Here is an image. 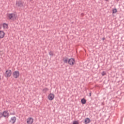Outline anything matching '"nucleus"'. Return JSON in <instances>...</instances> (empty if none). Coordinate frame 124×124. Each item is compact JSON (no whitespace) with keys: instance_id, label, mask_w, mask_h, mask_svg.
Instances as JSON below:
<instances>
[{"instance_id":"nucleus-4","label":"nucleus","mask_w":124,"mask_h":124,"mask_svg":"<svg viewBox=\"0 0 124 124\" xmlns=\"http://www.w3.org/2000/svg\"><path fill=\"white\" fill-rule=\"evenodd\" d=\"M12 74V72L11 71V70H7L6 71L5 73V76L7 78H8L11 76V75Z\"/></svg>"},{"instance_id":"nucleus-21","label":"nucleus","mask_w":124,"mask_h":124,"mask_svg":"<svg viewBox=\"0 0 124 124\" xmlns=\"http://www.w3.org/2000/svg\"><path fill=\"white\" fill-rule=\"evenodd\" d=\"M102 40H105V38H104V37L103 38H102Z\"/></svg>"},{"instance_id":"nucleus-14","label":"nucleus","mask_w":124,"mask_h":124,"mask_svg":"<svg viewBox=\"0 0 124 124\" xmlns=\"http://www.w3.org/2000/svg\"><path fill=\"white\" fill-rule=\"evenodd\" d=\"M117 9H113L112 10V13H113V14H115V13H117Z\"/></svg>"},{"instance_id":"nucleus-24","label":"nucleus","mask_w":124,"mask_h":124,"mask_svg":"<svg viewBox=\"0 0 124 124\" xmlns=\"http://www.w3.org/2000/svg\"><path fill=\"white\" fill-rule=\"evenodd\" d=\"M106 1H108L109 0H105Z\"/></svg>"},{"instance_id":"nucleus-7","label":"nucleus","mask_w":124,"mask_h":124,"mask_svg":"<svg viewBox=\"0 0 124 124\" xmlns=\"http://www.w3.org/2000/svg\"><path fill=\"white\" fill-rule=\"evenodd\" d=\"M55 98V95L53 93H50L48 95V99H49L50 101H52Z\"/></svg>"},{"instance_id":"nucleus-6","label":"nucleus","mask_w":124,"mask_h":124,"mask_svg":"<svg viewBox=\"0 0 124 124\" xmlns=\"http://www.w3.org/2000/svg\"><path fill=\"white\" fill-rule=\"evenodd\" d=\"M17 120V118H16V117L14 116L11 118L10 120V123L11 124H15L16 123V121Z\"/></svg>"},{"instance_id":"nucleus-2","label":"nucleus","mask_w":124,"mask_h":124,"mask_svg":"<svg viewBox=\"0 0 124 124\" xmlns=\"http://www.w3.org/2000/svg\"><path fill=\"white\" fill-rule=\"evenodd\" d=\"M13 76L14 78H15V79H17V78H19V77L20 76V72H19V71H14L13 73Z\"/></svg>"},{"instance_id":"nucleus-1","label":"nucleus","mask_w":124,"mask_h":124,"mask_svg":"<svg viewBox=\"0 0 124 124\" xmlns=\"http://www.w3.org/2000/svg\"><path fill=\"white\" fill-rule=\"evenodd\" d=\"M9 19L10 20H16V18H17V15L15 13L13 14H8L7 15Z\"/></svg>"},{"instance_id":"nucleus-10","label":"nucleus","mask_w":124,"mask_h":124,"mask_svg":"<svg viewBox=\"0 0 124 124\" xmlns=\"http://www.w3.org/2000/svg\"><path fill=\"white\" fill-rule=\"evenodd\" d=\"M2 27L4 30H7V29H8V24L6 23H3L2 24Z\"/></svg>"},{"instance_id":"nucleus-5","label":"nucleus","mask_w":124,"mask_h":124,"mask_svg":"<svg viewBox=\"0 0 124 124\" xmlns=\"http://www.w3.org/2000/svg\"><path fill=\"white\" fill-rule=\"evenodd\" d=\"M68 62L70 65H74V63H75V60L73 58H71L68 60Z\"/></svg>"},{"instance_id":"nucleus-13","label":"nucleus","mask_w":124,"mask_h":124,"mask_svg":"<svg viewBox=\"0 0 124 124\" xmlns=\"http://www.w3.org/2000/svg\"><path fill=\"white\" fill-rule=\"evenodd\" d=\"M49 91V89L47 88H45L44 89H43V92L46 93H47Z\"/></svg>"},{"instance_id":"nucleus-11","label":"nucleus","mask_w":124,"mask_h":124,"mask_svg":"<svg viewBox=\"0 0 124 124\" xmlns=\"http://www.w3.org/2000/svg\"><path fill=\"white\" fill-rule=\"evenodd\" d=\"M84 122L86 124H90V123H91V119H90L89 118H86Z\"/></svg>"},{"instance_id":"nucleus-8","label":"nucleus","mask_w":124,"mask_h":124,"mask_svg":"<svg viewBox=\"0 0 124 124\" xmlns=\"http://www.w3.org/2000/svg\"><path fill=\"white\" fill-rule=\"evenodd\" d=\"M2 113V116L3 117H4V118H8L9 117V113H8V111H4Z\"/></svg>"},{"instance_id":"nucleus-25","label":"nucleus","mask_w":124,"mask_h":124,"mask_svg":"<svg viewBox=\"0 0 124 124\" xmlns=\"http://www.w3.org/2000/svg\"><path fill=\"white\" fill-rule=\"evenodd\" d=\"M81 15H82V16H83V15H84V14H81Z\"/></svg>"},{"instance_id":"nucleus-17","label":"nucleus","mask_w":124,"mask_h":124,"mask_svg":"<svg viewBox=\"0 0 124 124\" xmlns=\"http://www.w3.org/2000/svg\"><path fill=\"white\" fill-rule=\"evenodd\" d=\"M3 116H2V112H0V119H1V118H2Z\"/></svg>"},{"instance_id":"nucleus-15","label":"nucleus","mask_w":124,"mask_h":124,"mask_svg":"<svg viewBox=\"0 0 124 124\" xmlns=\"http://www.w3.org/2000/svg\"><path fill=\"white\" fill-rule=\"evenodd\" d=\"M64 62H65V63H67L68 62V59L67 58H65L63 59Z\"/></svg>"},{"instance_id":"nucleus-19","label":"nucleus","mask_w":124,"mask_h":124,"mask_svg":"<svg viewBox=\"0 0 124 124\" xmlns=\"http://www.w3.org/2000/svg\"><path fill=\"white\" fill-rule=\"evenodd\" d=\"M49 55H50V56H53V53L52 52L50 51V52L49 53Z\"/></svg>"},{"instance_id":"nucleus-22","label":"nucleus","mask_w":124,"mask_h":124,"mask_svg":"<svg viewBox=\"0 0 124 124\" xmlns=\"http://www.w3.org/2000/svg\"><path fill=\"white\" fill-rule=\"evenodd\" d=\"M90 96H92V93H90Z\"/></svg>"},{"instance_id":"nucleus-20","label":"nucleus","mask_w":124,"mask_h":124,"mask_svg":"<svg viewBox=\"0 0 124 124\" xmlns=\"http://www.w3.org/2000/svg\"><path fill=\"white\" fill-rule=\"evenodd\" d=\"M11 115H15V113H11Z\"/></svg>"},{"instance_id":"nucleus-3","label":"nucleus","mask_w":124,"mask_h":124,"mask_svg":"<svg viewBox=\"0 0 124 124\" xmlns=\"http://www.w3.org/2000/svg\"><path fill=\"white\" fill-rule=\"evenodd\" d=\"M33 118L30 117L26 119V123L27 124H33Z\"/></svg>"},{"instance_id":"nucleus-23","label":"nucleus","mask_w":124,"mask_h":124,"mask_svg":"<svg viewBox=\"0 0 124 124\" xmlns=\"http://www.w3.org/2000/svg\"><path fill=\"white\" fill-rule=\"evenodd\" d=\"M0 29H1V25H0Z\"/></svg>"},{"instance_id":"nucleus-12","label":"nucleus","mask_w":124,"mask_h":124,"mask_svg":"<svg viewBox=\"0 0 124 124\" xmlns=\"http://www.w3.org/2000/svg\"><path fill=\"white\" fill-rule=\"evenodd\" d=\"M82 104H86V102H87V101L86 100V99L83 98L81 100Z\"/></svg>"},{"instance_id":"nucleus-9","label":"nucleus","mask_w":124,"mask_h":124,"mask_svg":"<svg viewBox=\"0 0 124 124\" xmlns=\"http://www.w3.org/2000/svg\"><path fill=\"white\" fill-rule=\"evenodd\" d=\"M4 35H5V33H4V31H0V39L3 38L4 37Z\"/></svg>"},{"instance_id":"nucleus-18","label":"nucleus","mask_w":124,"mask_h":124,"mask_svg":"<svg viewBox=\"0 0 124 124\" xmlns=\"http://www.w3.org/2000/svg\"><path fill=\"white\" fill-rule=\"evenodd\" d=\"M102 76H104V75H106V73L105 72H103L102 73Z\"/></svg>"},{"instance_id":"nucleus-16","label":"nucleus","mask_w":124,"mask_h":124,"mask_svg":"<svg viewBox=\"0 0 124 124\" xmlns=\"http://www.w3.org/2000/svg\"><path fill=\"white\" fill-rule=\"evenodd\" d=\"M73 124H79V122L78 121H74Z\"/></svg>"}]
</instances>
